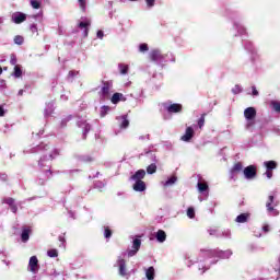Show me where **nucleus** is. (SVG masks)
Masks as SVG:
<instances>
[{"label":"nucleus","mask_w":280,"mask_h":280,"mask_svg":"<svg viewBox=\"0 0 280 280\" xmlns=\"http://www.w3.org/2000/svg\"><path fill=\"white\" fill-rule=\"evenodd\" d=\"M34 152H39L40 154L39 163H43L45 161H54V159H56V156H58L59 154L58 150L45 143H40L39 145H37Z\"/></svg>","instance_id":"1"},{"label":"nucleus","mask_w":280,"mask_h":280,"mask_svg":"<svg viewBox=\"0 0 280 280\" xmlns=\"http://www.w3.org/2000/svg\"><path fill=\"white\" fill-rule=\"evenodd\" d=\"M145 178V170H138L133 175L130 176V180H135L132 186L133 191H145L147 186L143 179Z\"/></svg>","instance_id":"2"},{"label":"nucleus","mask_w":280,"mask_h":280,"mask_svg":"<svg viewBox=\"0 0 280 280\" xmlns=\"http://www.w3.org/2000/svg\"><path fill=\"white\" fill-rule=\"evenodd\" d=\"M277 205H279V202L275 201V196L270 195L266 202V209H267V212L273 218H276V215H279V210H277L276 208Z\"/></svg>","instance_id":"3"},{"label":"nucleus","mask_w":280,"mask_h":280,"mask_svg":"<svg viewBox=\"0 0 280 280\" xmlns=\"http://www.w3.org/2000/svg\"><path fill=\"white\" fill-rule=\"evenodd\" d=\"M243 174L247 180H253L254 178H257V166L249 165L245 167Z\"/></svg>","instance_id":"4"},{"label":"nucleus","mask_w":280,"mask_h":280,"mask_svg":"<svg viewBox=\"0 0 280 280\" xmlns=\"http://www.w3.org/2000/svg\"><path fill=\"white\" fill-rule=\"evenodd\" d=\"M149 58L152 62H163L165 60V55L161 54V50L153 49L149 54Z\"/></svg>","instance_id":"5"},{"label":"nucleus","mask_w":280,"mask_h":280,"mask_svg":"<svg viewBox=\"0 0 280 280\" xmlns=\"http://www.w3.org/2000/svg\"><path fill=\"white\" fill-rule=\"evenodd\" d=\"M27 21V14L23 12H15L12 15V22L15 23V25H21V23H25Z\"/></svg>","instance_id":"6"},{"label":"nucleus","mask_w":280,"mask_h":280,"mask_svg":"<svg viewBox=\"0 0 280 280\" xmlns=\"http://www.w3.org/2000/svg\"><path fill=\"white\" fill-rule=\"evenodd\" d=\"M141 248V240L140 238H135L132 243V249H129L127 252L128 257H135L137 253H139Z\"/></svg>","instance_id":"7"},{"label":"nucleus","mask_w":280,"mask_h":280,"mask_svg":"<svg viewBox=\"0 0 280 280\" xmlns=\"http://www.w3.org/2000/svg\"><path fill=\"white\" fill-rule=\"evenodd\" d=\"M102 84L101 95H103V97H108L110 90L113 89V81H102Z\"/></svg>","instance_id":"8"},{"label":"nucleus","mask_w":280,"mask_h":280,"mask_svg":"<svg viewBox=\"0 0 280 280\" xmlns=\"http://www.w3.org/2000/svg\"><path fill=\"white\" fill-rule=\"evenodd\" d=\"M244 117L247 121H254L255 117H257V109L255 107L245 108Z\"/></svg>","instance_id":"9"},{"label":"nucleus","mask_w":280,"mask_h":280,"mask_svg":"<svg viewBox=\"0 0 280 280\" xmlns=\"http://www.w3.org/2000/svg\"><path fill=\"white\" fill-rule=\"evenodd\" d=\"M28 270L36 275L38 272V258L36 256H32L28 261Z\"/></svg>","instance_id":"10"},{"label":"nucleus","mask_w":280,"mask_h":280,"mask_svg":"<svg viewBox=\"0 0 280 280\" xmlns=\"http://www.w3.org/2000/svg\"><path fill=\"white\" fill-rule=\"evenodd\" d=\"M117 265H118V272H119L120 277H126L128 275V272L126 270V259L118 258Z\"/></svg>","instance_id":"11"},{"label":"nucleus","mask_w":280,"mask_h":280,"mask_svg":"<svg viewBox=\"0 0 280 280\" xmlns=\"http://www.w3.org/2000/svg\"><path fill=\"white\" fill-rule=\"evenodd\" d=\"M194 135H195L194 128L187 127L186 131H185V135L182 136L180 140L186 141L188 143V141H191V139H194Z\"/></svg>","instance_id":"12"},{"label":"nucleus","mask_w":280,"mask_h":280,"mask_svg":"<svg viewBox=\"0 0 280 280\" xmlns=\"http://www.w3.org/2000/svg\"><path fill=\"white\" fill-rule=\"evenodd\" d=\"M167 113H183V105L178 103H173L166 107Z\"/></svg>","instance_id":"13"},{"label":"nucleus","mask_w":280,"mask_h":280,"mask_svg":"<svg viewBox=\"0 0 280 280\" xmlns=\"http://www.w3.org/2000/svg\"><path fill=\"white\" fill-rule=\"evenodd\" d=\"M110 102H112V104H119V102H126V96H124L119 92H116L113 94Z\"/></svg>","instance_id":"14"},{"label":"nucleus","mask_w":280,"mask_h":280,"mask_svg":"<svg viewBox=\"0 0 280 280\" xmlns=\"http://www.w3.org/2000/svg\"><path fill=\"white\" fill-rule=\"evenodd\" d=\"M250 218L249 213H242L236 217L235 222L238 224H245V222H248V219Z\"/></svg>","instance_id":"15"},{"label":"nucleus","mask_w":280,"mask_h":280,"mask_svg":"<svg viewBox=\"0 0 280 280\" xmlns=\"http://www.w3.org/2000/svg\"><path fill=\"white\" fill-rule=\"evenodd\" d=\"M30 233H32V229H30V228L22 229V234H21L22 242L25 243V242L30 241Z\"/></svg>","instance_id":"16"},{"label":"nucleus","mask_w":280,"mask_h":280,"mask_svg":"<svg viewBox=\"0 0 280 280\" xmlns=\"http://www.w3.org/2000/svg\"><path fill=\"white\" fill-rule=\"evenodd\" d=\"M90 25H91V21L80 22L78 24V27L80 30H84V36L85 37L89 36V27H90Z\"/></svg>","instance_id":"17"},{"label":"nucleus","mask_w":280,"mask_h":280,"mask_svg":"<svg viewBox=\"0 0 280 280\" xmlns=\"http://www.w3.org/2000/svg\"><path fill=\"white\" fill-rule=\"evenodd\" d=\"M155 238L158 240V242L163 244V242H165V240H167V234L165 233V231L159 230L156 232Z\"/></svg>","instance_id":"18"},{"label":"nucleus","mask_w":280,"mask_h":280,"mask_svg":"<svg viewBox=\"0 0 280 280\" xmlns=\"http://www.w3.org/2000/svg\"><path fill=\"white\" fill-rule=\"evenodd\" d=\"M145 277H147L148 280H154V277H155L154 267H149V268L145 270Z\"/></svg>","instance_id":"19"},{"label":"nucleus","mask_w":280,"mask_h":280,"mask_svg":"<svg viewBox=\"0 0 280 280\" xmlns=\"http://www.w3.org/2000/svg\"><path fill=\"white\" fill-rule=\"evenodd\" d=\"M197 187H198V191L200 194H203V191H209V184H207V183L199 182L197 184Z\"/></svg>","instance_id":"20"},{"label":"nucleus","mask_w":280,"mask_h":280,"mask_svg":"<svg viewBox=\"0 0 280 280\" xmlns=\"http://www.w3.org/2000/svg\"><path fill=\"white\" fill-rule=\"evenodd\" d=\"M264 165H265L266 170H269V171L277 170V162H275L272 160L264 162Z\"/></svg>","instance_id":"21"},{"label":"nucleus","mask_w":280,"mask_h":280,"mask_svg":"<svg viewBox=\"0 0 280 280\" xmlns=\"http://www.w3.org/2000/svg\"><path fill=\"white\" fill-rule=\"evenodd\" d=\"M120 119L122 120L120 124V128H128V126H130V120H128V115L121 116Z\"/></svg>","instance_id":"22"},{"label":"nucleus","mask_w":280,"mask_h":280,"mask_svg":"<svg viewBox=\"0 0 280 280\" xmlns=\"http://www.w3.org/2000/svg\"><path fill=\"white\" fill-rule=\"evenodd\" d=\"M118 69L121 75H126L128 73L129 67L126 63H119Z\"/></svg>","instance_id":"23"},{"label":"nucleus","mask_w":280,"mask_h":280,"mask_svg":"<svg viewBox=\"0 0 280 280\" xmlns=\"http://www.w3.org/2000/svg\"><path fill=\"white\" fill-rule=\"evenodd\" d=\"M270 106L275 113H280V102L279 101H271Z\"/></svg>","instance_id":"24"},{"label":"nucleus","mask_w":280,"mask_h":280,"mask_svg":"<svg viewBox=\"0 0 280 280\" xmlns=\"http://www.w3.org/2000/svg\"><path fill=\"white\" fill-rule=\"evenodd\" d=\"M244 170V165H242V162H237L233 165L232 172L235 174L237 172H242Z\"/></svg>","instance_id":"25"},{"label":"nucleus","mask_w":280,"mask_h":280,"mask_svg":"<svg viewBox=\"0 0 280 280\" xmlns=\"http://www.w3.org/2000/svg\"><path fill=\"white\" fill-rule=\"evenodd\" d=\"M13 75H14V78H21V75H23V70H21V67H19V66L14 67Z\"/></svg>","instance_id":"26"},{"label":"nucleus","mask_w":280,"mask_h":280,"mask_svg":"<svg viewBox=\"0 0 280 280\" xmlns=\"http://www.w3.org/2000/svg\"><path fill=\"white\" fill-rule=\"evenodd\" d=\"M147 174H156V165L154 163L147 167Z\"/></svg>","instance_id":"27"},{"label":"nucleus","mask_w":280,"mask_h":280,"mask_svg":"<svg viewBox=\"0 0 280 280\" xmlns=\"http://www.w3.org/2000/svg\"><path fill=\"white\" fill-rule=\"evenodd\" d=\"M187 215L190 218V220H194V218H196V210L192 207L188 208Z\"/></svg>","instance_id":"28"},{"label":"nucleus","mask_w":280,"mask_h":280,"mask_svg":"<svg viewBox=\"0 0 280 280\" xmlns=\"http://www.w3.org/2000/svg\"><path fill=\"white\" fill-rule=\"evenodd\" d=\"M31 5L34 10H40V1L38 0H31Z\"/></svg>","instance_id":"29"},{"label":"nucleus","mask_w":280,"mask_h":280,"mask_svg":"<svg viewBox=\"0 0 280 280\" xmlns=\"http://www.w3.org/2000/svg\"><path fill=\"white\" fill-rule=\"evenodd\" d=\"M207 117V114H202L201 116H200V118L198 119V127L200 128V129H202V127L205 126V118Z\"/></svg>","instance_id":"30"},{"label":"nucleus","mask_w":280,"mask_h":280,"mask_svg":"<svg viewBox=\"0 0 280 280\" xmlns=\"http://www.w3.org/2000/svg\"><path fill=\"white\" fill-rule=\"evenodd\" d=\"M24 42H25V39H24L23 36H21V35H16V36L14 37V43H15V45H22Z\"/></svg>","instance_id":"31"},{"label":"nucleus","mask_w":280,"mask_h":280,"mask_svg":"<svg viewBox=\"0 0 280 280\" xmlns=\"http://www.w3.org/2000/svg\"><path fill=\"white\" fill-rule=\"evenodd\" d=\"M47 255H48V257H51V258H54V257H58V249H48L47 250Z\"/></svg>","instance_id":"32"},{"label":"nucleus","mask_w":280,"mask_h":280,"mask_svg":"<svg viewBox=\"0 0 280 280\" xmlns=\"http://www.w3.org/2000/svg\"><path fill=\"white\" fill-rule=\"evenodd\" d=\"M104 237H106V240H109V237H113V231L109 230L108 226L105 228Z\"/></svg>","instance_id":"33"},{"label":"nucleus","mask_w":280,"mask_h":280,"mask_svg":"<svg viewBox=\"0 0 280 280\" xmlns=\"http://www.w3.org/2000/svg\"><path fill=\"white\" fill-rule=\"evenodd\" d=\"M108 110H110V107H108V106L101 107V117L108 115Z\"/></svg>","instance_id":"34"},{"label":"nucleus","mask_w":280,"mask_h":280,"mask_svg":"<svg viewBox=\"0 0 280 280\" xmlns=\"http://www.w3.org/2000/svg\"><path fill=\"white\" fill-rule=\"evenodd\" d=\"M79 5L83 12H86V0H78Z\"/></svg>","instance_id":"35"},{"label":"nucleus","mask_w":280,"mask_h":280,"mask_svg":"<svg viewBox=\"0 0 280 280\" xmlns=\"http://www.w3.org/2000/svg\"><path fill=\"white\" fill-rule=\"evenodd\" d=\"M3 202L5 205H9V207H12V205H14V198L8 197V198L3 199Z\"/></svg>","instance_id":"36"},{"label":"nucleus","mask_w":280,"mask_h":280,"mask_svg":"<svg viewBox=\"0 0 280 280\" xmlns=\"http://www.w3.org/2000/svg\"><path fill=\"white\" fill-rule=\"evenodd\" d=\"M150 48L148 47V44L143 43V44H140L139 46V51H148Z\"/></svg>","instance_id":"37"},{"label":"nucleus","mask_w":280,"mask_h":280,"mask_svg":"<svg viewBox=\"0 0 280 280\" xmlns=\"http://www.w3.org/2000/svg\"><path fill=\"white\" fill-rule=\"evenodd\" d=\"M148 8H154V3H156V0H145Z\"/></svg>","instance_id":"38"},{"label":"nucleus","mask_w":280,"mask_h":280,"mask_svg":"<svg viewBox=\"0 0 280 280\" xmlns=\"http://www.w3.org/2000/svg\"><path fill=\"white\" fill-rule=\"evenodd\" d=\"M232 91L235 95H237V93H242V88H240V85H235V89H233Z\"/></svg>","instance_id":"39"},{"label":"nucleus","mask_w":280,"mask_h":280,"mask_svg":"<svg viewBox=\"0 0 280 280\" xmlns=\"http://www.w3.org/2000/svg\"><path fill=\"white\" fill-rule=\"evenodd\" d=\"M10 209H11L12 213H16L19 211V207L16 206V203L10 206Z\"/></svg>","instance_id":"40"},{"label":"nucleus","mask_w":280,"mask_h":280,"mask_svg":"<svg viewBox=\"0 0 280 280\" xmlns=\"http://www.w3.org/2000/svg\"><path fill=\"white\" fill-rule=\"evenodd\" d=\"M82 161H84V163H91L93 162V159L91 156H83Z\"/></svg>","instance_id":"41"},{"label":"nucleus","mask_w":280,"mask_h":280,"mask_svg":"<svg viewBox=\"0 0 280 280\" xmlns=\"http://www.w3.org/2000/svg\"><path fill=\"white\" fill-rule=\"evenodd\" d=\"M252 95H254V96L259 95V91H257V88L252 86Z\"/></svg>","instance_id":"42"},{"label":"nucleus","mask_w":280,"mask_h":280,"mask_svg":"<svg viewBox=\"0 0 280 280\" xmlns=\"http://www.w3.org/2000/svg\"><path fill=\"white\" fill-rule=\"evenodd\" d=\"M262 231H264V233H270V225L265 224V225L262 226Z\"/></svg>","instance_id":"43"},{"label":"nucleus","mask_w":280,"mask_h":280,"mask_svg":"<svg viewBox=\"0 0 280 280\" xmlns=\"http://www.w3.org/2000/svg\"><path fill=\"white\" fill-rule=\"evenodd\" d=\"M96 36H97V38H101V39L104 38V32L97 31Z\"/></svg>","instance_id":"44"},{"label":"nucleus","mask_w":280,"mask_h":280,"mask_svg":"<svg viewBox=\"0 0 280 280\" xmlns=\"http://www.w3.org/2000/svg\"><path fill=\"white\" fill-rule=\"evenodd\" d=\"M265 174H266L267 178H272V171L267 168Z\"/></svg>","instance_id":"45"},{"label":"nucleus","mask_w":280,"mask_h":280,"mask_svg":"<svg viewBox=\"0 0 280 280\" xmlns=\"http://www.w3.org/2000/svg\"><path fill=\"white\" fill-rule=\"evenodd\" d=\"M5 115V110L2 106H0V117H3Z\"/></svg>","instance_id":"46"},{"label":"nucleus","mask_w":280,"mask_h":280,"mask_svg":"<svg viewBox=\"0 0 280 280\" xmlns=\"http://www.w3.org/2000/svg\"><path fill=\"white\" fill-rule=\"evenodd\" d=\"M66 121H71V116H69L68 118L63 119L61 124H66Z\"/></svg>","instance_id":"47"},{"label":"nucleus","mask_w":280,"mask_h":280,"mask_svg":"<svg viewBox=\"0 0 280 280\" xmlns=\"http://www.w3.org/2000/svg\"><path fill=\"white\" fill-rule=\"evenodd\" d=\"M59 242H65V236H59Z\"/></svg>","instance_id":"48"},{"label":"nucleus","mask_w":280,"mask_h":280,"mask_svg":"<svg viewBox=\"0 0 280 280\" xmlns=\"http://www.w3.org/2000/svg\"><path fill=\"white\" fill-rule=\"evenodd\" d=\"M18 95L22 96V95H23V90H20V91L18 92Z\"/></svg>","instance_id":"49"},{"label":"nucleus","mask_w":280,"mask_h":280,"mask_svg":"<svg viewBox=\"0 0 280 280\" xmlns=\"http://www.w3.org/2000/svg\"><path fill=\"white\" fill-rule=\"evenodd\" d=\"M1 73H3V68L0 67V75H1Z\"/></svg>","instance_id":"50"},{"label":"nucleus","mask_w":280,"mask_h":280,"mask_svg":"<svg viewBox=\"0 0 280 280\" xmlns=\"http://www.w3.org/2000/svg\"><path fill=\"white\" fill-rule=\"evenodd\" d=\"M175 180H176L175 178H173V179H170V183H175Z\"/></svg>","instance_id":"51"},{"label":"nucleus","mask_w":280,"mask_h":280,"mask_svg":"<svg viewBox=\"0 0 280 280\" xmlns=\"http://www.w3.org/2000/svg\"><path fill=\"white\" fill-rule=\"evenodd\" d=\"M129 1H139V0H129Z\"/></svg>","instance_id":"52"},{"label":"nucleus","mask_w":280,"mask_h":280,"mask_svg":"<svg viewBox=\"0 0 280 280\" xmlns=\"http://www.w3.org/2000/svg\"><path fill=\"white\" fill-rule=\"evenodd\" d=\"M49 172V174H51V171H48Z\"/></svg>","instance_id":"53"}]
</instances>
